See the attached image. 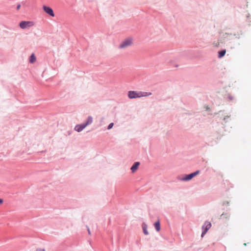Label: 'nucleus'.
Instances as JSON below:
<instances>
[{
    "label": "nucleus",
    "mask_w": 251,
    "mask_h": 251,
    "mask_svg": "<svg viewBox=\"0 0 251 251\" xmlns=\"http://www.w3.org/2000/svg\"><path fill=\"white\" fill-rule=\"evenodd\" d=\"M148 96L147 92H136L134 91H129L128 97L130 99H135Z\"/></svg>",
    "instance_id": "1"
},
{
    "label": "nucleus",
    "mask_w": 251,
    "mask_h": 251,
    "mask_svg": "<svg viewBox=\"0 0 251 251\" xmlns=\"http://www.w3.org/2000/svg\"><path fill=\"white\" fill-rule=\"evenodd\" d=\"M33 25L34 23L31 21H22L19 25L22 29H26L32 26Z\"/></svg>",
    "instance_id": "2"
},
{
    "label": "nucleus",
    "mask_w": 251,
    "mask_h": 251,
    "mask_svg": "<svg viewBox=\"0 0 251 251\" xmlns=\"http://www.w3.org/2000/svg\"><path fill=\"white\" fill-rule=\"evenodd\" d=\"M211 227V224L209 222H205L202 226L203 231L201 234V236L203 237L206 233L208 230Z\"/></svg>",
    "instance_id": "3"
},
{
    "label": "nucleus",
    "mask_w": 251,
    "mask_h": 251,
    "mask_svg": "<svg viewBox=\"0 0 251 251\" xmlns=\"http://www.w3.org/2000/svg\"><path fill=\"white\" fill-rule=\"evenodd\" d=\"M200 173L199 171H197L195 172H194L193 173H191L189 175H187L185 177L182 178V180L183 181H187L193 178L194 176L198 175Z\"/></svg>",
    "instance_id": "4"
},
{
    "label": "nucleus",
    "mask_w": 251,
    "mask_h": 251,
    "mask_svg": "<svg viewBox=\"0 0 251 251\" xmlns=\"http://www.w3.org/2000/svg\"><path fill=\"white\" fill-rule=\"evenodd\" d=\"M43 8L46 13H47L51 17L54 16L53 11L50 7L44 5Z\"/></svg>",
    "instance_id": "5"
},
{
    "label": "nucleus",
    "mask_w": 251,
    "mask_h": 251,
    "mask_svg": "<svg viewBox=\"0 0 251 251\" xmlns=\"http://www.w3.org/2000/svg\"><path fill=\"white\" fill-rule=\"evenodd\" d=\"M86 126L84 123L80 125H77L75 127V130L79 132L81 131Z\"/></svg>",
    "instance_id": "6"
},
{
    "label": "nucleus",
    "mask_w": 251,
    "mask_h": 251,
    "mask_svg": "<svg viewBox=\"0 0 251 251\" xmlns=\"http://www.w3.org/2000/svg\"><path fill=\"white\" fill-rule=\"evenodd\" d=\"M140 163L138 162H135L131 168V170L132 173L135 172L139 166Z\"/></svg>",
    "instance_id": "7"
},
{
    "label": "nucleus",
    "mask_w": 251,
    "mask_h": 251,
    "mask_svg": "<svg viewBox=\"0 0 251 251\" xmlns=\"http://www.w3.org/2000/svg\"><path fill=\"white\" fill-rule=\"evenodd\" d=\"M133 44V39L131 37L126 38V47L132 46Z\"/></svg>",
    "instance_id": "8"
},
{
    "label": "nucleus",
    "mask_w": 251,
    "mask_h": 251,
    "mask_svg": "<svg viewBox=\"0 0 251 251\" xmlns=\"http://www.w3.org/2000/svg\"><path fill=\"white\" fill-rule=\"evenodd\" d=\"M93 122V118L91 116H88L86 122L84 123L85 126H87L88 125H91Z\"/></svg>",
    "instance_id": "9"
},
{
    "label": "nucleus",
    "mask_w": 251,
    "mask_h": 251,
    "mask_svg": "<svg viewBox=\"0 0 251 251\" xmlns=\"http://www.w3.org/2000/svg\"><path fill=\"white\" fill-rule=\"evenodd\" d=\"M36 56H35L34 54V53H32L30 56V58H29V62L30 63H34L35 61H36Z\"/></svg>",
    "instance_id": "10"
},
{
    "label": "nucleus",
    "mask_w": 251,
    "mask_h": 251,
    "mask_svg": "<svg viewBox=\"0 0 251 251\" xmlns=\"http://www.w3.org/2000/svg\"><path fill=\"white\" fill-rule=\"evenodd\" d=\"M155 229L157 231H159L160 230V226L159 221H157L154 224Z\"/></svg>",
    "instance_id": "11"
},
{
    "label": "nucleus",
    "mask_w": 251,
    "mask_h": 251,
    "mask_svg": "<svg viewBox=\"0 0 251 251\" xmlns=\"http://www.w3.org/2000/svg\"><path fill=\"white\" fill-rule=\"evenodd\" d=\"M142 227L144 234L146 235H148L149 233L147 231V225L145 224H143L142 225Z\"/></svg>",
    "instance_id": "12"
},
{
    "label": "nucleus",
    "mask_w": 251,
    "mask_h": 251,
    "mask_svg": "<svg viewBox=\"0 0 251 251\" xmlns=\"http://www.w3.org/2000/svg\"><path fill=\"white\" fill-rule=\"evenodd\" d=\"M226 52V50H225L219 51L218 54L219 58L223 57L225 55Z\"/></svg>",
    "instance_id": "13"
},
{
    "label": "nucleus",
    "mask_w": 251,
    "mask_h": 251,
    "mask_svg": "<svg viewBox=\"0 0 251 251\" xmlns=\"http://www.w3.org/2000/svg\"><path fill=\"white\" fill-rule=\"evenodd\" d=\"M126 47V40L123 41L122 43L119 46V48L123 49Z\"/></svg>",
    "instance_id": "14"
},
{
    "label": "nucleus",
    "mask_w": 251,
    "mask_h": 251,
    "mask_svg": "<svg viewBox=\"0 0 251 251\" xmlns=\"http://www.w3.org/2000/svg\"><path fill=\"white\" fill-rule=\"evenodd\" d=\"M113 126H114V124H113V123H110V124L108 125V127H107V129H110L111 128H112V127Z\"/></svg>",
    "instance_id": "15"
},
{
    "label": "nucleus",
    "mask_w": 251,
    "mask_h": 251,
    "mask_svg": "<svg viewBox=\"0 0 251 251\" xmlns=\"http://www.w3.org/2000/svg\"><path fill=\"white\" fill-rule=\"evenodd\" d=\"M21 8V4H19L17 6V10H19L20 9V8Z\"/></svg>",
    "instance_id": "16"
},
{
    "label": "nucleus",
    "mask_w": 251,
    "mask_h": 251,
    "mask_svg": "<svg viewBox=\"0 0 251 251\" xmlns=\"http://www.w3.org/2000/svg\"><path fill=\"white\" fill-rule=\"evenodd\" d=\"M87 228L88 232L89 234L90 235L91 232H90V229L88 226H87Z\"/></svg>",
    "instance_id": "17"
},
{
    "label": "nucleus",
    "mask_w": 251,
    "mask_h": 251,
    "mask_svg": "<svg viewBox=\"0 0 251 251\" xmlns=\"http://www.w3.org/2000/svg\"><path fill=\"white\" fill-rule=\"evenodd\" d=\"M36 251H45L44 249H39Z\"/></svg>",
    "instance_id": "18"
},
{
    "label": "nucleus",
    "mask_w": 251,
    "mask_h": 251,
    "mask_svg": "<svg viewBox=\"0 0 251 251\" xmlns=\"http://www.w3.org/2000/svg\"><path fill=\"white\" fill-rule=\"evenodd\" d=\"M2 202H3V200H2V199H0V204L2 203Z\"/></svg>",
    "instance_id": "19"
},
{
    "label": "nucleus",
    "mask_w": 251,
    "mask_h": 251,
    "mask_svg": "<svg viewBox=\"0 0 251 251\" xmlns=\"http://www.w3.org/2000/svg\"><path fill=\"white\" fill-rule=\"evenodd\" d=\"M225 215V214H223L222 215H221V217H223Z\"/></svg>",
    "instance_id": "20"
}]
</instances>
